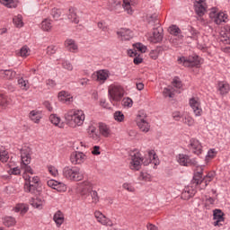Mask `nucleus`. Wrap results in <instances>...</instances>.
<instances>
[{
    "instance_id": "30",
    "label": "nucleus",
    "mask_w": 230,
    "mask_h": 230,
    "mask_svg": "<svg viewBox=\"0 0 230 230\" xmlns=\"http://www.w3.org/2000/svg\"><path fill=\"white\" fill-rule=\"evenodd\" d=\"M67 17L71 22H74V24H78V22H80V18H78V14H76V9L75 7H70L68 9Z\"/></svg>"
},
{
    "instance_id": "1",
    "label": "nucleus",
    "mask_w": 230,
    "mask_h": 230,
    "mask_svg": "<svg viewBox=\"0 0 230 230\" xmlns=\"http://www.w3.org/2000/svg\"><path fill=\"white\" fill-rule=\"evenodd\" d=\"M21 170H23L22 177L25 181L23 190L26 193H35L37 186L40 182V178L35 175V171L30 166L31 163V150L30 148H22L21 150Z\"/></svg>"
},
{
    "instance_id": "59",
    "label": "nucleus",
    "mask_w": 230,
    "mask_h": 230,
    "mask_svg": "<svg viewBox=\"0 0 230 230\" xmlns=\"http://www.w3.org/2000/svg\"><path fill=\"white\" fill-rule=\"evenodd\" d=\"M138 181H150V174L146 173V172H140L139 176H138Z\"/></svg>"
},
{
    "instance_id": "42",
    "label": "nucleus",
    "mask_w": 230,
    "mask_h": 230,
    "mask_svg": "<svg viewBox=\"0 0 230 230\" xmlns=\"http://www.w3.org/2000/svg\"><path fill=\"white\" fill-rule=\"evenodd\" d=\"M30 53H31V50L26 45L22 47L19 51V55L22 57V58H27V57H30Z\"/></svg>"
},
{
    "instance_id": "33",
    "label": "nucleus",
    "mask_w": 230,
    "mask_h": 230,
    "mask_svg": "<svg viewBox=\"0 0 230 230\" xmlns=\"http://www.w3.org/2000/svg\"><path fill=\"white\" fill-rule=\"evenodd\" d=\"M195 193H197V190L193 187H188L181 193V197L185 199H191V197H195Z\"/></svg>"
},
{
    "instance_id": "31",
    "label": "nucleus",
    "mask_w": 230,
    "mask_h": 230,
    "mask_svg": "<svg viewBox=\"0 0 230 230\" xmlns=\"http://www.w3.org/2000/svg\"><path fill=\"white\" fill-rule=\"evenodd\" d=\"M29 118L33 123H40V119H42V112L33 110L29 113Z\"/></svg>"
},
{
    "instance_id": "43",
    "label": "nucleus",
    "mask_w": 230,
    "mask_h": 230,
    "mask_svg": "<svg viewBox=\"0 0 230 230\" xmlns=\"http://www.w3.org/2000/svg\"><path fill=\"white\" fill-rule=\"evenodd\" d=\"M182 123H184V125H188V127H193L195 125V119L190 115H185L182 118Z\"/></svg>"
},
{
    "instance_id": "26",
    "label": "nucleus",
    "mask_w": 230,
    "mask_h": 230,
    "mask_svg": "<svg viewBox=\"0 0 230 230\" xmlns=\"http://www.w3.org/2000/svg\"><path fill=\"white\" fill-rule=\"evenodd\" d=\"M213 218L215 220L213 223L215 227H217V226H222L221 222H224V212L220 209H215L213 212Z\"/></svg>"
},
{
    "instance_id": "17",
    "label": "nucleus",
    "mask_w": 230,
    "mask_h": 230,
    "mask_svg": "<svg viewBox=\"0 0 230 230\" xmlns=\"http://www.w3.org/2000/svg\"><path fill=\"white\" fill-rule=\"evenodd\" d=\"M147 40L153 44H157L163 40V33L159 31V29H154L152 33L147 34Z\"/></svg>"
},
{
    "instance_id": "3",
    "label": "nucleus",
    "mask_w": 230,
    "mask_h": 230,
    "mask_svg": "<svg viewBox=\"0 0 230 230\" xmlns=\"http://www.w3.org/2000/svg\"><path fill=\"white\" fill-rule=\"evenodd\" d=\"M65 121L70 128L82 127L85 121V112L82 110L71 109L64 115Z\"/></svg>"
},
{
    "instance_id": "45",
    "label": "nucleus",
    "mask_w": 230,
    "mask_h": 230,
    "mask_svg": "<svg viewBox=\"0 0 230 230\" xmlns=\"http://www.w3.org/2000/svg\"><path fill=\"white\" fill-rule=\"evenodd\" d=\"M8 107V98L4 94L0 93V110Z\"/></svg>"
},
{
    "instance_id": "64",
    "label": "nucleus",
    "mask_w": 230,
    "mask_h": 230,
    "mask_svg": "<svg viewBox=\"0 0 230 230\" xmlns=\"http://www.w3.org/2000/svg\"><path fill=\"white\" fill-rule=\"evenodd\" d=\"M225 30H226L225 35H226V39H228V40H229V42H230V26H229V25H226V26L225 27Z\"/></svg>"
},
{
    "instance_id": "51",
    "label": "nucleus",
    "mask_w": 230,
    "mask_h": 230,
    "mask_svg": "<svg viewBox=\"0 0 230 230\" xmlns=\"http://www.w3.org/2000/svg\"><path fill=\"white\" fill-rule=\"evenodd\" d=\"M215 206V199L214 198H207L205 200V208L206 209H211Z\"/></svg>"
},
{
    "instance_id": "36",
    "label": "nucleus",
    "mask_w": 230,
    "mask_h": 230,
    "mask_svg": "<svg viewBox=\"0 0 230 230\" xmlns=\"http://www.w3.org/2000/svg\"><path fill=\"white\" fill-rule=\"evenodd\" d=\"M44 203V199L40 198H35L31 200V207L36 208V209H42Z\"/></svg>"
},
{
    "instance_id": "50",
    "label": "nucleus",
    "mask_w": 230,
    "mask_h": 230,
    "mask_svg": "<svg viewBox=\"0 0 230 230\" xmlns=\"http://www.w3.org/2000/svg\"><path fill=\"white\" fill-rule=\"evenodd\" d=\"M133 48H135L137 51H140V53H146L147 48L143 43H136L133 45Z\"/></svg>"
},
{
    "instance_id": "37",
    "label": "nucleus",
    "mask_w": 230,
    "mask_h": 230,
    "mask_svg": "<svg viewBox=\"0 0 230 230\" xmlns=\"http://www.w3.org/2000/svg\"><path fill=\"white\" fill-rule=\"evenodd\" d=\"M40 28L43 31H49L53 28L50 19H44L40 23Z\"/></svg>"
},
{
    "instance_id": "19",
    "label": "nucleus",
    "mask_w": 230,
    "mask_h": 230,
    "mask_svg": "<svg viewBox=\"0 0 230 230\" xmlns=\"http://www.w3.org/2000/svg\"><path fill=\"white\" fill-rule=\"evenodd\" d=\"M117 35L120 40H130L134 37L132 31L127 28H121L117 31Z\"/></svg>"
},
{
    "instance_id": "48",
    "label": "nucleus",
    "mask_w": 230,
    "mask_h": 230,
    "mask_svg": "<svg viewBox=\"0 0 230 230\" xmlns=\"http://www.w3.org/2000/svg\"><path fill=\"white\" fill-rule=\"evenodd\" d=\"M55 190H57V191H58L59 193H64V192L67 191V185H66L63 182L58 181V184L56 185Z\"/></svg>"
},
{
    "instance_id": "12",
    "label": "nucleus",
    "mask_w": 230,
    "mask_h": 230,
    "mask_svg": "<svg viewBox=\"0 0 230 230\" xmlns=\"http://www.w3.org/2000/svg\"><path fill=\"white\" fill-rule=\"evenodd\" d=\"M209 17L215 24L220 25L222 22H227L229 21V15L226 12H212L209 13Z\"/></svg>"
},
{
    "instance_id": "38",
    "label": "nucleus",
    "mask_w": 230,
    "mask_h": 230,
    "mask_svg": "<svg viewBox=\"0 0 230 230\" xmlns=\"http://www.w3.org/2000/svg\"><path fill=\"white\" fill-rule=\"evenodd\" d=\"M28 209H29L28 205L24 203L17 204L14 208L15 213H21L22 215L28 213Z\"/></svg>"
},
{
    "instance_id": "35",
    "label": "nucleus",
    "mask_w": 230,
    "mask_h": 230,
    "mask_svg": "<svg viewBox=\"0 0 230 230\" xmlns=\"http://www.w3.org/2000/svg\"><path fill=\"white\" fill-rule=\"evenodd\" d=\"M0 4L5 6V8H17L19 5L18 0H0Z\"/></svg>"
},
{
    "instance_id": "13",
    "label": "nucleus",
    "mask_w": 230,
    "mask_h": 230,
    "mask_svg": "<svg viewBox=\"0 0 230 230\" xmlns=\"http://www.w3.org/2000/svg\"><path fill=\"white\" fill-rule=\"evenodd\" d=\"M87 161V155L80 151H74L70 155L71 164H84Z\"/></svg>"
},
{
    "instance_id": "10",
    "label": "nucleus",
    "mask_w": 230,
    "mask_h": 230,
    "mask_svg": "<svg viewBox=\"0 0 230 230\" xmlns=\"http://www.w3.org/2000/svg\"><path fill=\"white\" fill-rule=\"evenodd\" d=\"M93 217L101 226H104L105 227H114V222H112V219L107 217L103 213H102V211L95 210Z\"/></svg>"
},
{
    "instance_id": "25",
    "label": "nucleus",
    "mask_w": 230,
    "mask_h": 230,
    "mask_svg": "<svg viewBox=\"0 0 230 230\" xmlns=\"http://www.w3.org/2000/svg\"><path fill=\"white\" fill-rule=\"evenodd\" d=\"M53 220L57 226V227H61L64 222H66V216L64 215V212L61 210H58L55 212L53 216Z\"/></svg>"
},
{
    "instance_id": "15",
    "label": "nucleus",
    "mask_w": 230,
    "mask_h": 230,
    "mask_svg": "<svg viewBox=\"0 0 230 230\" xmlns=\"http://www.w3.org/2000/svg\"><path fill=\"white\" fill-rule=\"evenodd\" d=\"M189 148L190 152L196 155H200V154H202V144L199 139L191 138L190 140Z\"/></svg>"
},
{
    "instance_id": "57",
    "label": "nucleus",
    "mask_w": 230,
    "mask_h": 230,
    "mask_svg": "<svg viewBox=\"0 0 230 230\" xmlns=\"http://www.w3.org/2000/svg\"><path fill=\"white\" fill-rule=\"evenodd\" d=\"M172 85L173 87H176V89H181L182 87V82L181 81V78L179 77H174L172 79Z\"/></svg>"
},
{
    "instance_id": "7",
    "label": "nucleus",
    "mask_w": 230,
    "mask_h": 230,
    "mask_svg": "<svg viewBox=\"0 0 230 230\" xmlns=\"http://www.w3.org/2000/svg\"><path fill=\"white\" fill-rule=\"evenodd\" d=\"M110 102H121L125 96V89L119 84H111L108 88Z\"/></svg>"
},
{
    "instance_id": "47",
    "label": "nucleus",
    "mask_w": 230,
    "mask_h": 230,
    "mask_svg": "<svg viewBox=\"0 0 230 230\" xmlns=\"http://www.w3.org/2000/svg\"><path fill=\"white\" fill-rule=\"evenodd\" d=\"M123 190L128 191L129 193H134L136 191V187L132 183L125 182L122 184Z\"/></svg>"
},
{
    "instance_id": "62",
    "label": "nucleus",
    "mask_w": 230,
    "mask_h": 230,
    "mask_svg": "<svg viewBox=\"0 0 230 230\" xmlns=\"http://www.w3.org/2000/svg\"><path fill=\"white\" fill-rule=\"evenodd\" d=\"M58 183V181H55V180H49L47 181V184L49 188H52V190H56L57 188V184Z\"/></svg>"
},
{
    "instance_id": "41",
    "label": "nucleus",
    "mask_w": 230,
    "mask_h": 230,
    "mask_svg": "<svg viewBox=\"0 0 230 230\" xmlns=\"http://www.w3.org/2000/svg\"><path fill=\"white\" fill-rule=\"evenodd\" d=\"M13 22L16 28H22L24 22H22V15L18 14L13 18Z\"/></svg>"
},
{
    "instance_id": "22",
    "label": "nucleus",
    "mask_w": 230,
    "mask_h": 230,
    "mask_svg": "<svg viewBox=\"0 0 230 230\" xmlns=\"http://www.w3.org/2000/svg\"><path fill=\"white\" fill-rule=\"evenodd\" d=\"M58 101L62 103H71L73 102V95L67 91H61L58 95Z\"/></svg>"
},
{
    "instance_id": "6",
    "label": "nucleus",
    "mask_w": 230,
    "mask_h": 230,
    "mask_svg": "<svg viewBox=\"0 0 230 230\" xmlns=\"http://www.w3.org/2000/svg\"><path fill=\"white\" fill-rule=\"evenodd\" d=\"M135 121L137 123V127H138L141 132L146 133L150 131V123L148 122V115L146 114V111H145L144 110H140L137 113Z\"/></svg>"
},
{
    "instance_id": "14",
    "label": "nucleus",
    "mask_w": 230,
    "mask_h": 230,
    "mask_svg": "<svg viewBox=\"0 0 230 230\" xmlns=\"http://www.w3.org/2000/svg\"><path fill=\"white\" fill-rule=\"evenodd\" d=\"M109 76H111V72L107 69H101L93 74V78H95L98 84H103L107 82Z\"/></svg>"
},
{
    "instance_id": "55",
    "label": "nucleus",
    "mask_w": 230,
    "mask_h": 230,
    "mask_svg": "<svg viewBox=\"0 0 230 230\" xmlns=\"http://www.w3.org/2000/svg\"><path fill=\"white\" fill-rule=\"evenodd\" d=\"M161 52L162 50H159V49L151 50L149 53V57L153 60H157V58H159V55H161Z\"/></svg>"
},
{
    "instance_id": "54",
    "label": "nucleus",
    "mask_w": 230,
    "mask_h": 230,
    "mask_svg": "<svg viewBox=\"0 0 230 230\" xmlns=\"http://www.w3.org/2000/svg\"><path fill=\"white\" fill-rule=\"evenodd\" d=\"M215 157H217V149H209L206 155V161H209V159H215Z\"/></svg>"
},
{
    "instance_id": "52",
    "label": "nucleus",
    "mask_w": 230,
    "mask_h": 230,
    "mask_svg": "<svg viewBox=\"0 0 230 230\" xmlns=\"http://www.w3.org/2000/svg\"><path fill=\"white\" fill-rule=\"evenodd\" d=\"M122 105L127 109H130L134 105V102L129 97H126L122 100Z\"/></svg>"
},
{
    "instance_id": "32",
    "label": "nucleus",
    "mask_w": 230,
    "mask_h": 230,
    "mask_svg": "<svg viewBox=\"0 0 230 230\" xmlns=\"http://www.w3.org/2000/svg\"><path fill=\"white\" fill-rule=\"evenodd\" d=\"M3 224L5 227H13L17 224V220L12 216H6L3 218Z\"/></svg>"
},
{
    "instance_id": "53",
    "label": "nucleus",
    "mask_w": 230,
    "mask_h": 230,
    "mask_svg": "<svg viewBox=\"0 0 230 230\" xmlns=\"http://www.w3.org/2000/svg\"><path fill=\"white\" fill-rule=\"evenodd\" d=\"M50 14L57 21L62 15V11L58 8H53Z\"/></svg>"
},
{
    "instance_id": "27",
    "label": "nucleus",
    "mask_w": 230,
    "mask_h": 230,
    "mask_svg": "<svg viewBox=\"0 0 230 230\" xmlns=\"http://www.w3.org/2000/svg\"><path fill=\"white\" fill-rule=\"evenodd\" d=\"M65 48L67 49V51H70L71 53H76L78 51V45L76 44V41L73 39H67L65 41Z\"/></svg>"
},
{
    "instance_id": "5",
    "label": "nucleus",
    "mask_w": 230,
    "mask_h": 230,
    "mask_svg": "<svg viewBox=\"0 0 230 230\" xmlns=\"http://www.w3.org/2000/svg\"><path fill=\"white\" fill-rule=\"evenodd\" d=\"M198 174L199 175L194 176L192 182H193V184L198 186V188H199V190H204L206 188V186H208V184H209V182H211V181H213L215 179V172L214 171L209 172L204 177V179H202V171L198 172Z\"/></svg>"
},
{
    "instance_id": "20",
    "label": "nucleus",
    "mask_w": 230,
    "mask_h": 230,
    "mask_svg": "<svg viewBox=\"0 0 230 230\" xmlns=\"http://www.w3.org/2000/svg\"><path fill=\"white\" fill-rule=\"evenodd\" d=\"M93 188H94V185L91 181H84L80 183V193L82 197H84V195H87V193H91L93 191Z\"/></svg>"
},
{
    "instance_id": "24",
    "label": "nucleus",
    "mask_w": 230,
    "mask_h": 230,
    "mask_svg": "<svg viewBox=\"0 0 230 230\" xmlns=\"http://www.w3.org/2000/svg\"><path fill=\"white\" fill-rule=\"evenodd\" d=\"M17 76V72L13 69H0V78L4 80H13Z\"/></svg>"
},
{
    "instance_id": "34",
    "label": "nucleus",
    "mask_w": 230,
    "mask_h": 230,
    "mask_svg": "<svg viewBox=\"0 0 230 230\" xmlns=\"http://www.w3.org/2000/svg\"><path fill=\"white\" fill-rule=\"evenodd\" d=\"M169 33L171 35H173L174 37H178L180 39H183L184 38V36H182V34H181L182 32H181V29L177 25H171L169 27Z\"/></svg>"
},
{
    "instance_id": "23",
    "label": "nucleus",
    "mask_w": 230,
    "mask_h": 230,
    "mask_svg": "<svg viewBox=\"0 0 230 230\" xmlns=\"http://www.w3.org/2000/svg\"><path fill=\"white\" fill-rule=\"evenodd\" d=\"M99 132L102 137H111L112 136V130L111 126L102 122L99 124Z\"/></svg>"
},
{
    "instance_id": "4",
    "label": "nucleus",
    "mask_w": 230,
    "mask_h": 230,
    "mask_svg": "<svg viewBox=\"0 0 230 230\" xmlns=\"http://www.w3.org/2000/svg\"><path fill=\"white\" fill-rule=\"evenodd\" d=\"M63 177L70 182H80L85 176L80 167L67 165L63 168Z\"/></svg>"
},
{
    "instance_id": "63",
    "label": "nucleus",
    "mask_w": 230,
    "mask_h": 230,
    "mask_svg": "<svg viewBox=\"0 0 230 230\" xmlns=\"http://www.w3.org/2000/svg\"><path fill=\"white\" fill-rule=\"evenodd\" d=\"M133 62L136 66H139V64L143 63V58L138 54L134 58Z\"/></svg>"
},
{
    "instance_id": "11",
    "label": "nucleus",
    "mask_w": 230,
    "mask_h": 230,
    "mask_svg": "<svg viewBox=\"0 0 230 230\" xmlns=\"http://www.w3.org/2000/svg\"><path fill=\"white\" fill-rule=\"evenodd\" d=\"M189 105L190 109H192L196 118L202 116V103L200 102V99L199 97H191L189 99Z\"/></svg>"
},
{
    "instance_id": "39",
    "label": "nucleus",
    "mask_w": 230,
    "mask_h": 230,
    "mask_svg": "<svg viewBox=\"0 0 230 230\" xmlns=\"http://www.w3.org/2000/svg\"><path fill=\"white\" fill-rule=\"evenodd\" d=\"M218 91H219L220 94H227V93H229V91H230L229 84L220 82L218 84Z\"/></svg>"
},
{
    "instance_id": "2",
    "label": "nucleus",
    "mask_w": 230,
    "mask_h": 230,
    "mask_svg": "<svg viewBox=\"0 0 230 230\" xmlns=\"http://www.w3.org/2000/svg\"><path fill=\"white\" fill-rule=\"evenodd\" d=\"M144 163L145 166H148V164H155L154 168L155 166H159V157L155 154V150H150L147 153V158L144 160L143 162V156H141V154L137 153L134 155H131V161L129 163V168L130 170L138 171L141 170V164Z\"/></svg>"
},
{
    "instance_id": "44",
    "label": "nucleus",
    "mask_w": 230,
    "mask_h": 230,
    "mask_svg": "<svg viewBox=\"0 0 230 230\" xmlns=\"http://www.w3.org/2000/svg\"><path fill=\"white\" fill-rule=\"evenodd\" d=\"M10 159V155H8V151L4 149H0V161L1 163H8Z\"/></svg>"
},
{
    "instance_id": "40",
    "label": "nucleus",
    "mask_w": 230,
    "mask_h": 230,
    "mask_svg": "<svg viewBox=\"0 0 230 230\" xmlns=\"http://www.w3.org/2000/svg\"><path fill=\"white\" fill-rule=\"evenodd\" d=\"M113 119L117 123H123L125 121V114H123V111H117L113 113Z\"/></svg>"
},
{
    "instance_id": "18",
    "label": "nucleus",
    "mask_w": 230,
    "mask_h": 230,
    "mask_svg": "<svg viewBox=\"0 0 230 230\" xmlns=\"http://www.w3.org/2000/svg\"><path fill=\"white\" fill-rule=\"evenodd\" d=\"M122 6L128 15H132L134 13V8L137 6V0H123Z\"/></svg>"
},
{
    "instance_id": "28",
    "label": "nucleus",
    "mask_w": 230,
    "mask_h": 230,
    "mask_svg": "<svg viewBox=\"0 0 230 230\" xmlns=\"http://www.w3.org/2000/svg\"><path fill=\"white\" fill-rule=\"evenodd\" d=\"M17 84L21 91H28L30 89V80H28V77H19L17 80Z\"/></svg>"
},
{
    "instance_id": "61",
    "label": "nucleus",
    "mask_w": 230,
    "mask_h": 230,
    "mask_svg": "<svg viewBox=\"0 0 230 230\" xmlns=\"http://www.w3.org/2000/svg\"><path fill=\"white\" fill-rule=\"evenodd\" d=\"M56 51H57V47H55V45H50L47 48L48 55H55Z\"/></svg>"
},
{
    "instance_id": "9",
    "label": "nucleus",
    "mask_w": 230,
    "mask_h": 230,
    "mask_svg": "<svg viewBox=\"0 0 230 230\" xmlns=\"http://www.w3.org/2000/svg\"><path fill=\"white\" fill-rule=\"evenodd\" d=\"M176 161L180 164V166H197L199 163L195 158H190V155L185 154H179L176 156Z\"/></svg>"
},
{
    "instance_id": "58",
    "label": "nucleus",
    "mask_w": 230,
    "mask_h": 230,
    "mask_svg": "<svg viewBox=\"0 0 230 230\" xmlns=\"http://www.w3.org/2000/svg\"><path fill=\"white\" fill-rule=\"evenodd\" d=\"M48 172L50 175H52V177H57V175H58V170L56 169L55 166L52 165H49L48 166Z\"/></svg>"
},
{
    "instance_id": "8",
    "label": "nucleus",
    "mask_w": 230,
    "mask_h": 230,
    "mask_svg": "<svg viewBox=\"0 0 230 230\" xmlns=\"http://www.w3.org/2000/svg\"><path fill=\"white\" fill-rule=\"evenodd\" d=\"M178 64L184 66V67H199L200 66V58L199 56L181 57L178 58Z\"/></svg>"
},
{
    "instance_id": "29",
    "label": "nucleus",
    "mask_w": 230,
    "mask_h": 230,
    "mask_svg": "<svg viewBox=\"0 0 230 230\" xmlns=\"http://www.w3.org/2000/svg\"><path fill=\"white\" fill-rule=\"evenodd\" d=\"M50 123L55 127H58V128H64V122H62V119L57 114H50L49 118Z\"/></svg>"
},
{
    "instance_id": "49",
    "label": "nucleus",
    "mask_w": 230,
    "mask_h": 230,
    "mask_svg": "<svg viewBox=\"0 0 230 230\" xmlns=\"http://www.w3.org/2000/svg\"><path fill=\"white\" fill-rule=\"evenodd\" d=\"M90 195L92 197V204H98L100 202V196L96 190H91Z\"/></svg>"
},
{
    "instance_id": "46",
    "label": "nucleus",
    "mask_w": 230,
    "mask_h": 230,
    "mask_svg": "<svg viewBox=\"0 0 230 230\" xmlns=\"http://www.w3.org/2000/svg\"><path fill=\"white\" fill-rule=\"evenodd\" d=\"M61 66L66 71H73L74 69L73 64L66 59L62 60Z\"/></svg>"
},
{
    "instance_id": "16",
    "label": "nucleus",
    "mask_w": 230,
    "mask_h": 230,
    "mask_svg": "<svg viewBox=\"0 0 230 230\" xmlns=\"http://www.w3.org/2000/svg\"><path fill=\"white\" fill-rule=\"evenodd\" d=\"M207 8L206 0H196L194 2V10L199 17H202L206 13Z\"/></svg>"
},
{
    "instance_id": "21",
    "label": "nucleus",
    "mask_w": 230,
    "mask_h": 230,
    "mask_svg": "<svg viewBox=\"0 0 230 230\" xmlns=\"http://www.w3.org/2000/svg\"><path fill=\"white\" fill-rule=\"evenodd\" d=\"M88 137L90 139H93V141H100L102 139V137L100 136V133H98V129L95 126L90 125L87 129Z\"/></svg>"
},
{
    "instance_id": "60",
    "label": "nucleus",
    "mask_w": 230,
    "mask_h": 230,
    "mask_svg": "<svg viewBox=\"0 0 230 230\" xmlns=\"http://www.w3.org/2000/svg\"><path fill=\"white\" fill-rule=\"evenodd\" d=\"M10 175H21V169L19 167H14L9 170Z\"/></svg>"
},
{
    "instance_id": "56",
    "label": "nucleus",
    "mask_w": 230,
    "mask_h": 230,
    "mask_svg": "<svg viewBox=\"0 0 230 230\" xmlns=\"http://www.w3.org/2000/svg\"><path fill=\"white\" fill-rule=\"evenodd\" d=\"M163 94L164 96V98H173V91L172 88L168 87V88H164Z\"/></svg>"
}]
</instances>
